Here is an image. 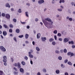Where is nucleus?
Returning a JSON list of instances; mask_svg holds the SVG:
<instances>
[{"mask_svg":"<svg viewBox=\"0 0 75 75\" xmlns=\"http://www.w3.org/2000/svg\"><path fill=\"white\" fill-rule=\"evenodd\" d=\"M42 21L46 27H47L48 28H51V27H49L48 26L52 25L53 24V21H52L50 18H45V20L42 19Z\"/></svg>","mask_w":75,"mask_h":75,"instance_id":"obj_1","label":"nucleus"},{"mask_svg":"<svg viewBox=\"0 0 75 75\" xmlns=\"http://www.w3.org/2000/svg\"><path fill=\"white\" fill-rule=\"evenodd\" d=\"M0 49L1 51H3V52H6V49L3 46H0Z\"/></svg>","mask_w":75,"mask_h":75,"instance_id":"obj_2","label":"nucleus"},{"mask_svg":"<svg viewBox=\"0 0 75 75\" xmlns=\"http://www.w3.org/2000/svg\"><path fill=\"white\" fill-rule=\"evenodd\" d=\"M3 61L4 62H7V57L6 56H4L3 57Z\"/></svg>","mask_w":75,"mask_h":75,"instance_id":"obj_3","label":"nucleus"},{"mask_svg":"<svg viewBox=\"0 0 75 75\" xmlns=\"http://www.w3.org/2000/svg\"><path fill=\"white\" fill-rule=\"evenodd\" d=\"M44 3V0H40L38 1V3L39 4H40Z\"/></svg>","mask_w":75,"mask_h":75,"instance_id":"obj_4","label":"nucleus"},{"mask_svg":"<svg viewBox=\"0 0 75 75\" xmlns=\"http://www.w3.org/2000/svg\"><path fill=\"white\" fill-rule=\"evenodd\" d=\"M5 17L7 19H9L10 17V16L8 14H6L5 16Z\"/></svg>","mask_w":75,"mask_h":75,"instance_id":"obj_5","label":"nucleus"},{"mask_svg":"<svg viewBox=\"0 0 75 75\" xmlns=\"http://www.w3.org/2000/svg\"><path fill=\"white\" fill-rule=\"evenodd\" d=\"M68 41H69V39L67 38H65L64 39V42H68Z\"/></svg>","mask_w":75,"mask_h":75,"instance_id":"obj_6","label":"nucleus"},{"mask_svg":"<svg viewBox=\"0 0 75 75\" xmlns=\"http://www.w3.org/2000/svg\"><path fill=\"white\" fill-rule=\"evenodd\" d=\"M40 37H41V34L40 33H38L37 35V38H38V39H39L40 38Z\"/></svg>","mask_w":75,"mask_h":75,"instance_id":"obj_7","label":"nucleus"},{"mask_svg":"<svg viewBox=\"0 0 75 75\" xmlns=\"http://www.w3.org/2000/svg\"><path fill=\"white\" fill-rule=\"evenodd\" d=\"M42 41H45V40H47L46 37H42L41 38Z\"/></svg>","mask_w":75,"mask_h":75,"instance_id":"obj_8","label":"nucleus"},{"mask_svg":"<svg viewBox=\"0 0 75 75\" xmlns=\"http://www.w3.org/2000/svg\"><path fill=\"white\" fill-rule=\"evenodd\" d=\"M17 64L18 68L20 69L21 67V64H20V63L19 62H18L17 63Z\"/></svg>","mask_w":75,"mask_h":75,"instance_id":"obj_9","label":"nucleus"},{"mask_svg":"<svg viewBox=\"0 0 75 75\" xmlns=\"http://www.w3.org/2000/svg\"><path fill=\"white\" fill-rule=\"evenodd\" d=\"M6 7H8V8H10V5L8 3H7L6 4Z\"/></svg>","mask_w":75,"mask_h":75,"instance_id":"obj_10","label":"nucleus"},{"mask_svg":"<svg viewBox=\"0 0 75 75\" xmlns=\"http://www.w3.org/2000/svg\"><path fill=\"white\" fill-rule=\"evenodd\" d=\"M55 72L57 74H59L60 72V71L58 69H57L56 70Z\"/></svg>","mask_w":75,"mask_h":75,"instance_id":"obj_11","label":"nucleus"},{"mask_svg":"<svg viewBox=\"0 0 75 75\" xmlns=\"http://www.w3.org/2000/svg\"><path fill=\"white\" fill-rule=\"evenodd\" d=\"M3 35L4 36H6L7 34V32L6 31H4L3 33Z\"/></svg>","mask_w":75,"mask_h":75,"instance_id":"obj_12","label":"nucleus"},{"mask_svg":"<svg viewBox=\"0 0 75 75\" xmlns=\"http://www.w3.org/2000/svg\"><path fill=\"white\" fill-rule=\"evenodd\" d=\"M20 71L21 72H22L23 73H24V69H23L21 68L20 69Z\"/></svg>","mask_w":75,"mask_h":75,"instance_id":"obj_13","label":"nucleus"},{"mask_svg":"<svg viewBox=\"0 0 75 75\" xmlns=\"http://www.w3.org/2000/svg\"><path fill=\"white\" fill-rule=\"evenodd\" d=\"M29 36V35L27 34H26L25 35V38L26 39H27L28 38V37Z\"/></svg>","mask_w":75,"mask_h":75,"instance_id":"obj_14","label":"nucleus"},{"mask_svg":"<svg viewBox=\"0 0 75 75\" xmlns=\"http://www.w3.org/2000/svg\"><path fill=\"white\" fill-rule=\"evenodd\" d=\"M67 64L69 65L72 66V63L71 62L69 61L67 62Z\"/></svg>","mask_w":75,"mask_h":75,"instance_id":"obj_15","label":"nucleus"},{"mask_svg":"<svg viewBox=\"0 0 75 75\" xmlns=\"http://www.w3.org/2000/svg\"><path fill=\"white\" fill-rule=\"evenodd\" d=\"M36 50L37 51H40V49L38 47H36Z\"/></svg>","mask_w":75,"mask_h":75,"instance_id":"obj_16","label":"nucleus"},{"mask_svg":"<svg viewBox=\"0 0 75 75\" xmlns=\"http://www.w3.org/2000/svg\"><path fill=\"white\" fill-rule=\"evenodd\" d=\"M18 12L19 13H22V11H21V9L19 8L18 11Z\"/></svg>","mask_w":75,"mask_h":75,"instance_id":"obj_17","label":"nucleus"},{"mask_svg":"<svg viewBox=\"0 0 75 75\" xmlns=\"http://www.w3.org/2000/svg\"><path fill=\"white\" fill-rule=\"evenodd\" d=\"M65 1L64 0H60L59 2V3H64Z\"/></svg>","mask_w":75,"mask_h":75,"instance_id":"obj_18","label":"nucleus"},{"mask_svg":"<svg viewBox=\"0 0 75 75\" xmlns=\"http://www.w3.org/2000/svg\"><path fill=\"white\" fill-rule=\"evenodd\" d=\"M69 44H74V42L73 41H71L70 42H69Z\"/></svg>","mask_w":75,"mask_h":75,"instance_id":"obj_19","label":"nucleus"},{"mask_svg":"<svg viewBox=\"0 0 75 75\" xmlns=\"http://www.w3.org/2000/svg\"><path fill=\"white\" fill-rule=\"evenodd\" d=\"M58 59L59 60H62V57L61 56H59L58 57Z\"/></svg>","mask_w":75,"mask_h":75,"instance_id":"obj_20","label":"nucleus"},{"mask_svg":"<svg viewBox=\"0 0 75 75\" xmlns=\"http://www.w3.org/2000/svg\"><path fill=\"white\" fill-rule=\"evenodd\" d=\"M55 52L56 54H60V52L58 50H56Z\"/></svg>","mask_w":75,"mask_h":75,"instance_id":"obj_21","label":"nucleus"},{"mask_svg":"<svg viewBox=\"0 0 75 75\" xmlns=\"http://www.w3.org/2000/svg\"><path fill=\"white\" fill-rule=\"evenodd\" d=\"M16 32L17 33H20V30L18 29H17L16 30Z\"/></svg>","mask_w":75,"mask_h":75,"instance_id":"obj_22","label":"nucleus"},{"mask_svg":"<svg viewBox=\"0 0 75 75\" xmlns=\"http://www.w3.org/2000/svg\"><path fill=\"white\" fill-rule=\"evenodd\" d=\"M4 27L5 28H8V26H7V25L6 24H4Z\"/></svg>","mask_w":75,"mask_h":75,"instance_id":"obj_23","label":"nucleus"},{"mask_svg":"<svg viewBox=\"0 0 75 75\" xmlns=\"http://www.w3.org/2000/svg\"><path fill=\"white\" fill-rule=\"evenodd\" d=\"M54 40V39L53 38H50L49 39L50 42H52Z\"/></svg>","mask_w":75,"mask_h":75,"instance_id":"obj_24","label":"nucleus"},{"mask_svg":"<svg viewBox=\"0 0 75 75\" xmlns=\"http://www.w3.org/2000/svg\"><path fill=\"white\" fill-rule=\"evenodd\" d=\"M21 64L23 65H25V63L24 61H22L21 62Z\"/></svg>","mask_w":75,"mask_h":75,"instance_id":"obj_25","label":"nucleus"},{"mask_svg":"<svg viewBox=\"0 0 75 75\" xmlns=\"http://www.w3.org/2000/svg\"><path fill=\"white\" fill-rule=\"evenodd\" d=\"M52 44L53 45H56V42L55 41H53L52 42Z\"/></svg>","mask_w":75,"mask_h":75,"instance_id":"obj_26","label":"nucleus"},{"mask_svg":"<svg viewBox=\"0 0 75 75\" xmlns=\"http://www.w3.org/2000/svg\"><path fill=\"white\" fill-rule=\"evenodd\" d=\"M29 56L30 58H33V55L31 54H29Z\"/></svg>","mask_w":75,"mask_h":75,"instance_id":"obj_27","label":"nucleus"},{"mask_svg":"<svg viewBox=\"0 0 75 75\" xmlns=\"http://www.w3.org/2000/svg\"><path fill=\"white\" fill-rule=\"evenodd\" d=\"M42 71L43 72H47V70L45 69H43L42 70Z\"/></svg>","mask_w":75,"mask_h":75,"instance_id":"obj_28","label":"nucleus"},{"mask_svg":"<svg viewBox=\"0 0 75 75\" xmlns=\"http://www.w3.org/2000/svg\"><path fill=\"white\" fill-rule=\"evenodd\" d=\"M58 11H62V8H58L57 9Z\"/></svg>","mask_w":75,"mask_h":75,"instance_id":"obj_29","label":"nucleus"},{"mask_svg":"<svg viewBox=\"0 0 75 75\" xmlns=\"http://www.w3.org/2000/svg\"><path fill=\"white\" fill-rule=\"evenodd\" d=\"M25 15H26V16L27 17H28V12H25Z\"/></svg>","mask_w":75,"mask_h":75,"instance_id":"obj_30","label":"nucleus"},{"mask_svg":"<svg viewBox=\"0 0 75 75\" xmlns=\"http://www.w3.org/2000/svg\"><path fill=\"white\" fill-rule=\"evenodd\" d=\"M64 53H67V50L66 49H64Z\"/></svg>","mask_w":75,"mask_h":75,"instance_id":"obj_31","label":"nucleus"},{"mask_svg":"<svg viewBox=\"0 0 75 75\" xmlns=\"http://www.w3.org/2000/svg\"><path fill=\"white\" fill-rule=\"evenodd\" d=\"M14 65L15 67H17V66H18V64H17V63H15L14 64Z\"/></svg>","mask_w":75,"mask_h":75,"instance_id":"obj_32","label":"nucleus"},{"mask_svg":"<svg viewBox=\"0 0 75 75\" xmlns=\"http://www.w3.org/2000/svg\"><path fill=\"white\" fill-rule=\"evenodd\" d=\"M57 32L56 30H54L53 32V33L54 34H57Z\"/></svg>","mask_w":75,"mask_h":75,"instance_id":"obj_33","label":"nucleus"},{"mask_svg":"<svg viewBox=\"0 0 75 75\" xmlns=\"http://www.w3.org/2000/svg\"><path fill=\"white\" fill-rule=\"evenodd\" d=\"M23 37H24V35H19L18 36V37L20 38H23Z\"/></svg>","mask_w":75,"mask_h":75,"instance_id":"obj_34","label":"nucleus"},{"mask_svg":"<svg viewBox=\"0 0 75 75\" xmlns=\"http://www.w3.org/2000/svg\"><path fill=\"white\" fill-rule=\"evenodd\" d=\"M13 40H14L15 42H17V38H16V37H14Z\"/></svg>","mask_w":75,"mask_h":75,"instance_id":"obj_35","label":"nucleus"},{"mask_svg":"<svg viewBox=\"0 0 75 75\" xmlns=\"http://www.w3.org/2000/svg\"><path fill=\"white\" fill-rule=\"evenodd\" d=\"M75 4V3L74 2H72L71 3V5H72V6H74Z\"/></svg>","mask_w":75,"mask_h":75,"instance_id":"obj_36","label":"nucleus"},{"mask_svg":"<svg viewBox=\"0 0 75 75\" xmlns=\"http://www.w3.org/2000/svg\"><path fill=\"white\" fill-rule=\"evenodd\" d=\"M68 61V59H66L64 61V63H65V64H66V63H67V62Z\"/></svg>","mask_w":75,"mask_h":75,"instance_id":"obj_37","label":"nucleus"},{"mask_svg":"<svg viewBox=\"0 0 75 75\" xmlns=\"http://www.w3.org/2000/svg\"><path fill=\"white\" fill-rule=\"evenodd\" d=\"M57 35L58 37H61V34L59 33L57 34Z\"/></svg>","mask_w":75,"mask_h":75,"instance_id":"obj_38","label":"nucleus"},{"mask_svg":"<svg viewBox=\"0 0 75 75\" xmlns=\"http://www.w3.org/2000/svg\"><path fill=\"white\" fill-rule=\"evenodd\" d=\"M72 18H69V20L70 21H72Z\"/></svg>","mask_w":75,"mask_h":75,"instance_id":"obj_39","label":"nucleus"},{"mask_svg":"<svg viewBox=\"0 0 75 75\" xmlns=\"http://www.w3.org/2000/svg\"><path fill=\"white\" fill-rule=\"evenodd\" d=\"M9 27L10 28H13V26L11 24L9 25Z\"/></svg>","mask_w":75,"mask_h":75,"instance_id":"obj_40","label":"nucleus"},{"mask_svg":"<svg viewBox=\"0 0 75 75\" xmlns=\"http://www.w3.org/2000/svg\"><path fill=\"white\" fill-rule=\"evenodd\" d=\"M3 72L2 71H0V75H3Z\"/></svg>","mask_w":75,"mask_h":75,"instance_id":"obj_41","label":"nucleus"},{"mask_svg":"<svg viewBox=\"0 0 75 75\" xmlns=\"http://www.w3.org/2000/svg\"><path fill=\"white\" fill-rule=\"evenodd\" d=\"M9 33H12L13 32V30L12 29H11L9 30Z\"/></svg>","mask_w":75,"mask_h":75,"instance_id":"obj_42","label":"nucleus"},{"mask_svg":"<svg viewBox=\"0 0 75 75\" xmlns=\"http://www.w3.org/2000/svg\"><path fill=\"white\" fill-rule=\"evenodd\" d=\"M54 38L55 40H57V36L54 35Z\"/></svg>","mask_w":75,"mask_h":75,"instance_id":"obj_43","label":"nucleus"},{"mask_svg":"<svg viewBox=\"0 0 75 75\" xmlns=\"http://www.w3.org/2000/svg\"><path fill=\"white\" fill-rule=\"evenodd\" d=\"M25 60H28V57L27 56H25Z\"/></svg>","mask_w":75,"mask_h":75,"instance_id":"obj_44","label":"nucleus"},{"mask_svg":"<svg viewBox=\"0 0 75 75\" xmlns=\"http://www.w3.org/2000/svg\"><path fill=\"white\" fill-rule=\"evenodd\" d=\"M61 67L62 68H64L65 67V66H64L63 64H61Z\"/></svg>","mask_w":75,"mask_h":75,"instance_id":"obj_45","label":"nucleus"},{"mask_svg":"<svg viewBox=\"0 0 75 75\" xmlns=\"http://www.w3.org/2000/svg\"><path fill=\"white\" fill-rule=\"evenodd\" d=\"M60 52L61 53H62H62L64 52V50H61L60 51Z\"/></svg>","mask_w":75,"mask_h":75,"instance_id":"obj_46","label":"nucleus"},{"mask_svg":"<svg viewBox=\"0 0 75 75\" xmlns=\"http://www.w3.org/2000/svg\"><path fill=\"white\" fill-rule=\"evenodd\" d=\"M13 72H14V74H15V75H17V74H18V72H16L15 71H14Z\"/></svg>","mask_w":75,"mask_h":75,"instance_id":"obj_47","label":"nucleus"},{"mask_svg":"<svg viewBox=\"0 0 75 75\" xmlns=\"http://www.w3.org/2000/svg\"><path fill=\"white\" fill-rule=\"evenodd\" d=\"M13 21L15 23L16 22V21H17V20L16 19H13Z\"/></svg>","mask_w":75,"mask_h":75,"instance_id":"obj_48","label":"nucleus"},{"mask_svg":"<svg viewBox=\"0 0 75 75\" xmlns=\"http://www.w3.org/2000/svg\"><path fill=\"white\" fill-rule=\"evenodd\" d=\"M71 47H72V48H75V45H72Z\"/></svg>","mask_w":75,"mask_h":75,"instance_id":"obj_49","label":"nucleus"},{"mask_svg":"<svg viewBox=\"0 0 75 75\" xmlns=\"http://www.w3.org/2000/svg\"><path fill=\"white\" fill-rule=\"evenodd\" d=\"M59 40L60 41H62V38H59Z\"/></svg>","mask_w":75,"mask_h":75,"instance_id":"obj_50","label":"nucleus"},{"mask_svg":"<svg viewBox=\"0 0 75 75\" xmlns=\"http://www.w3.org/2000/svg\"><path fill=\"white\" fill-rule=\"evenodd\" d=\"M13 69H14L15 71H17V69L15 67L13 68Z\"/></svg>","mask_w":75,"mask_h":75,"instance_id":"obj_51","label":"nucleus"},{"mask_svg":"<svg viewBox=\"0 0 75 75\" xmlns=\"http://www.w3.org/2000/svg\"><path fill=\"white\" fill-rule=\"evenodd\" d=\"M2 16H3V17H4V16H5V13H3L2 14Z\"/></svg>","mask_w":75,"mask_h":75,"instance_id":"obj_52","label":"nucleus"},{"mask_svg":"<svg viewBox=\"0 0 75 75\" xmlns=\"http://www.w3.org/2000/svg\"><path fill=\"white\" fill-rule=\"evenodd\" d=\"M25 43L26 44H28L29 43V42L27 40H26L25 41Z\"/></svg>","mask_w":75,"mask_h":75,"instance_id":"obj_53","label":"nucleus"},{"mask_svg":"<svg viewBox=\"0 0 75 75\" xmlns=\"http://www.w3.org/2000/svg\"><path fill=\"white\" fill-rule=\"evenodd\" d=\"M35 21H38V18H36L35 19Z\"/></svg>","mask_w":75,"mask_h":75,"instance_id":"obj_54","label":"nucleus"},{"mask_svg":"<svg viewBox=\"0 0 75 75\" xmlns=\"http://www.w3.org/2000/svg\"><path fill=\"white\" fill-rule=\"evenodd\" d=\"M74 54L73 53L71 52V56H74Z\"/></svg>","mask_w":75,"mask_h":75,"instance_id":"obj_55","label":"nucleus"},{"mask_svg":"<svg viewBox=\"0 0 75 75\" xmlns=\"http://www.w3.org/2000/svg\"><path fill=\"white\" fill-rule=\"evenodd\" d=\"M71 52H69L68 53V55H71Z\"/></svg>","mask_w":75,"mask_h":75,"instance_id":"obj_56","label":"nucleus"},{"mask_svg":"<svg viewBox=\"0 0 75 75\" xmlns=\"http://www.w3.org/2000/svg\"><path fill=\"white\" fill-rule=\"evenodd\" d=\"M21 23L22 24H25V22H22L21 21Z\"/></svg>","mask_w":75,"mask_h":75,"instance_id":"obj_57","label":"nucleus"},{"mask_svg":"<svg viewBox=\"0 0 75 75\" xmlns=\"http://www.w3.org/2000/svg\"><path fill=\"white\" fill-rule=\"evenodd\" d=\"M65 75H69L68 73H67V72H66L64 74Z\"/></svg>","mask_w":75,"mask_h":75,"instance_id":"obj_58","label":"nucleus"},{"mask_svg":"<svg viewBox=\"0 0 75 75\" xmlns=\"http://www.w3.org/2000/svg\"><path fill=\"white\" fill-rule=\"evenodd\" d=\"M37 75H41V73H40V72H38L37 73Z\"/></svg>","mask_w":75,"mask_h":75,"instance_id":"obj_59","label":"nucleus"},{"mask_svg":"<svg viewBox=\"0 0 75 75\" xmlns=\"http://www.w3.org/2000/svg\"><path fill=\"white\" fill-rule=\"evenodd\" d=\"M30 63L31 64V65H33V61H32V60L30 61Z\"/></svg>","mask_w":75,"mask_h":75,"instance_id":"obj_60","label":"nucleus"},{"mask_svg":"<svg viewBox=\"0 0 75 75\" xmlns=\"http://www.w3.org/2000/svg\"><path fill=\"white\" fill-rule=\"evenodd\" d=\"M26 5H27V6H30V3H27L26 4Z\"/></svg>","mask_w":75,"mask_h":75,"instance_id":"obj_61","label":"nucleus"},{"mask_svg":"<svg viewBox=\"0 0 75 75\" xmlns=\"http://www.w3.org/2000/svg\"><path fill=\"white\" fill-rule=\"evenodd\" d=\"M60 7L61 8H64V6H62V5L60 6Z\"/></svg>","mask_w":75,"mask_h":75,"instance_id":"obj_62","label":"nucleus"},{"mask_svg":"<svg viewBox=\"0 0 75 75\" xmlns=\"http://www.w3.org/2000/svg\"><path fill=\"white\" fill-rule=\"evenodd\" d=\"M11 61L12 62H13L14 61V60H13V58H11Z\"/></svg>","mask_w":75,"mask_h":75,"instance_id":"obj_63","label":"nucleus"},{"mask_svg":"<svg viewBox=\"0 0 75 75\" xmlns=\"http://www.w3.org/2000/svg\"><path fill=\"white\" fill-rule=\"evenodd\" d=\"M4 65H5V66H6L7 65V63L5 62L4 63Z\"/></svg>","mask_w":75,"mask_h":75,"instance_id":"obj_64","label":"nucleus"}]
</instances>
